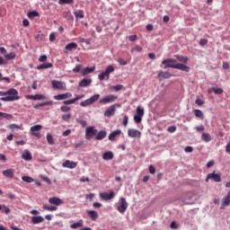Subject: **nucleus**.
I'll use <instances>...</instances> for the list:
<instances>
[{"label": "nucleus", "mask_w": 230, "mask_h": 230, "mask_svg": "<svg viewBox=\"0 0 230 230\" xmlns=\"http://www.w3.org/2000/svg\"><path fill=\"white\" fill-rule=\"evenodd\" d=\"M162 65L164 66V69H168V67H171L172 69H180V71H185V73H190V66L182 63H177V60L173 58L164 59L162 61Z\"/></svg>", "instance_id": "nucleus-1"}, {"label": "nucleus", "mask_w": 230, "mask_h": 230, "mask_svg": "<svg viewBox=\"0 0 230 230\" xmlns=\"http://www.w3.org/2000/svg\"><path fill=\"white\" fill-rule=\"evenodd\" d=\"M0 96H4L0 98L1 102H17V100H21L19 92L14 88H11L7 92H0Z\"/></svg>", "instance_id": "nucleus-2"}, {"label": "nucleus", "mask_w": 230, "mask_h": 230, "mask_svg": "<svg viewBox=\"0 0 230 230\" xmlns=\"http://www.w3.org/2000/svg\"><path fill=\"white\" fill-rule=\"evenodd\" d=\"M49 202L51 206L48 204L43 205L42 209H44V211H57V209H58L57 207L61 206L64 200L58 197H52L49 199Z\"/></svg>", "instance_id": "nucleus-3"}, {"label": "nucleus", "mask_w": 230, "mask_h": 230, "mask_svg": "<svg viewBox=\"0 0 230 230\" xmlns=\"http://www.w3.org/2000/svg\"><path fill=\"white\" fill-rule=\"evenodd\" d=\"M111 73H114V66L112 65L108 66L107 68L105 69V71L102 72L98 75L99 80L103 81V80H105V78H107V80H109V78L111 76Z\"/></svg>", "instance_id": "nucleus-4"}, {"label": "nucleus", "mask_w": 230, "mask_h": 230, "mask_svg": "<svg viewBox=\"0 0 230 230\" xmlns=\"http://www.w3.org/2000/svg\"><path fill=\"white\" fill-rule=\"evenodd\" d=\"M128 208V203L127 202V199L125 198H120L117 206V210L119 211V213H121L123 215V213L127 211Z\"/></svg>", "instance_id": "nucleus-5"}, {"label": "nucleus", "mask_w": 230, "mask_h": 230, "mask_svg": "<svg viewBox=\"0 0 230 230\" xmlns=\"http://www.w3.org/2000/svg\"><path fill=\"white\" fill-rule=\"evenodd\" d=\"M98 100H100V93H96L93 96H92L91 98L81 102L80 105H81V107H87L89 105H93V103L98 102Z\"/></svg>", "instance_id": "nucleus-6"}, {"label": "nucleus", "mask_w": 230, "mask_h": 230, "mask_svg": "<svg viewBox=\"0 0 230 230\" xmlns=\"http://www.w3.org/2000/svg\"><path fill=\"white\" fill-rule=\"evenodd\" d=\"M209 179L214 181V182H222V174L220 172H216L215 171L208 173L206 178V182H208Z\"/></svg>", "instance_id": "nucleus-7"}, {"label": "nucleus", "mask_w": 230, "mask_h": 230, "mask_svg": "<svg viewBox=\"0 0 230 230\" xmlns=\"http://www.w3.org/2000/svg\"><path fill=\"white\" fill-rule=\"evenodd\" d=\"M98 134V129L94 128V127H88L85 129V139H93V137H96Z\"/></svg>", "instance_id": "nucleus-8"}, {"label": "nucleus", "mask_w": 230, "mask_h": 230, "mask_svg": "<svg viewBox=\"0 0 230 230\" xmlns=\"http://www.w3.org/2000/svg\"><path fill=\"white\" fill-rule=\"evenodd\" d=\"M116 100H118V96L110 94L101 99L99 101V103H101L102 105H107V103H112V102H116Z\"/></svg>", "instance_id": "nucleus-9"}, {"label": "nucleus", "mask_w": 230, "mask_h": 230, "mask_svg": "<svg viewBox=\"0 0 230 230\" xmlns=\"http://www.w3.org/2000/svg\"><path fill=\"white\" fill-rule=\"evenodd\" d=\"M51 85H52V89H56L58 91H66V83H64V82L52 80Z\"/></svg>", "instance_id": "nucleus-10"}, {"label": "nucleus", "mask_w": 230, "mask_h": 230, "mask_svg": "<svg viewBox=\"0 0 230 230\" xmlns=\"http://www.w3.org/2000/svg\"><path fill=\"white\" fill-rule=\"evenodd\" d=\"M114 197H116V194L112 191L110 190L109 192H101L100 193V199L102 200H112V199H114Z\"/></svg>", "instance_id": "nucleus-11"}, {"label": "nucleus", "mask_w": 230, "mask_h": 230, "mask_svg": "<svg viewBox=\"0 0 230 230\" xmlns=\"http://www.w3.org/2000/svg\"><path fill=\"white\" fill-rule=\"evenodd\" d=\"M40 130H42V125H35L31 128V135L35 136V137H40Z\"/></svg>", "instance_id": "nucleus-12"}, {"label": "nucleus", "mask_w": 230, "mask_h": 230, "mask_svg": "<svg viewBox=\"0 0 230 230\" xmlns=\"http://www.w3.org/2000/svg\"><path fill=\"white\" fill-rule=\"evenodd\" d=\"M76 166H78V164L71 160H66L62 164L63 168H69L70 170L75 169Z\"/></svg>", "instance_id": "nucleus-13"}, {"label": "nucleus", "mask_w": 230, "mask_h": 230, "mask_svg": "<svg viewBox=\"0 0 230 230\" xmlns=\"http://www.w3.org/2000/svg\"><path fill=\"white\" fill-rule=\"evenodd\" d=\"M72 96H73V93H59L54 96V100H58V102H60L62 100H67V98H71Z\"/></svg>", "instance_id": "nucleus-14"}, {"label": "nucleus", "mask_w": 230, "mask_h": 230, "mask_svg": "<svg viewBox=\"0 0 230 230\" xmlns=\"http://www.w3.org/2000/svg\"><path fill=\"white\" fill-rule=\"evenodd\" d=\"M86 214L93 222H96V220H98L99 215L96 210H86Z\"/></svg>", "instance_id": "nucleus-15"}, {"label": "nucleus", "mask_w": 230, "mask_h": 230, "mask_svg": "<svg viewBox=\"0 0 230 230\" xmlns=\"http://www.w3.org/2000/svg\"><path fill=\"white\" fill-rule=\"evenodd\" d=\"M128 137H141V133L137 129L129 128L128 129Z\"/></svg>", "instance_id": "nucleus-16"}, {"label": "nucleus", "mask_w": 230, "mask_h": 230, "mask_svg": "<svg viewBox=\"0 0 230 230\" xmlns=\"http://www.w3.org/2000/svg\"><path fill=\"white\" fill-rule=\"evenodd\" d=\"M115 112L116 105H111L106 110V111L104 112V116H106V118H111V116H114Z\"/></svg>", "instance_id": "nucleus-17"}, {"label": "nucleus", "mask_w": 230, "mask_h": 230, "mask_svg": "<svg viewBox=\"0 0 230 230\" xmlns=\"http://www.w3.org/2000/svg\"><path fill=\"white\" fill-rule=\"evenodd\" d=\"M102 159L103 161H112L114 159V153L111 151L104 152L102 154Z\"/></svg>", "instance_id": "nucleus-18"}, {"label": "nucleus", "mask_w": 230, "mask_h": 230, "mask_svg": "<svg viewBox=\"0 0 230 230\" xmlns=\"http://www.w3.org/2000/svg\"><path fill=\"white\" fill-rule=\"evenodd\" d=\"M105 137H107V131H105V130H100L95 135V139L97 141H102V139H105Z\"/></svg>", "instance_id": "nucleus-19"}, {"label": "nucleus", "mask_w": 230, "mask_h": 230, "mask_svg": "<svg viewBox=\"0 0 230 230\" xmlns=\"http://www.w3.org/2000/svg\"><path fill=\"white\" fill-rule=\"evenodd\" d=\"M13 173H15V169H7L3 171V175L7 177V179H13Z\"/></svg>", "instance_id": "nucleus-20"}, {"label": "nucleus", "mask_w": 230, "mask_h": 230, "mask_svg": "<svg viewBox=\"0 0 230 230\" xmlns=\"http://www.w3.org/2000/svg\"><path fill=\"white\" fill-rule=\"evenodd\" d=\"M27 100H46L44 94L26 95Z\"/></svg>", "instance_id": "nucleus-21"}, {"label": "nucleus", "mask_w": 230, "mask_h": 230, "mask_svg": "<svg viewBox=\"0 0 230 230\" xmlns=\"http://www.w3.org/2000/svg\"><path fill=\"white\" fill-rule=\"evenodd\" d=\"M120 134H121L120 129L114 130L109 135L108 139L110 141H114L116 139L117 136H119Z\"/></svg>", "instance_id": "nucleus-22"}, {"label": "nucleus", "mask_w": 230, "mask_h": 230, "mask_svg": "<svg viewBox=\"0 0 230 230\" xmlns=\"http://www.w3.org/2000/svg\"><path fill=\"white\" fill-rule=\"evenodd\" d=\"M42 222H44V217H42V216H33L31 217V223L34 225L42 224Z\"/></svg>", "instance_id": "nucleus-23"}, {"label": "nucleus", "mask_w": 230, "mask_h": 230, "mask_svg": "<svg viewBox=\"0 0 230 230\" xmlns=\"http://www.w3.org/2000/svg\"><path fill=\"white\" fill-rule=\"evenodd\" d=\"M230 204V191L226 194V196L223 199V203L221 206V209H224V208L229 206Z\"/></svg>", "instance_id": "nucleus-24"}, {"label": "nucleus", "mask_w": 230, "mask_h": 230, "mask_svg": "<svg viewBox=\"0 0 230 230\" xmlns=\"http://www.w3.org/2000/svg\"><path fill=\"white\" fill-rule=\"evenodd\" d=\"M93 80L84 78L79 83V87H89L91 85Z\"/></svg>", "instance_id": "nucleus-25"}, {"label": "nucleus", "mask_w": 230, "mask_h": 230, "mask_svg": "<svg viewBox=\"0 0 230 230\" xmlns=\"http://www.w3.org/2000/svg\"><path fill=\"white\" fill-rule=\"evenodd\" d=\"M22 158H23L24 161H31V159H33V156L31 155L30 150H25V152L22 155Z\"/></svg>", "instance_id": "nucleus-26"}, {"label": "nucleus", "mask_w": 230, "mask_h": 230, "mask_svg": "<svg viewBox=\"0 0 230 230\" xmlns=\"http://www.w3.org/2000/svg\"><path fill=\"white\" fill-rule=\"evenodd\" d=\"M95 69H96V66L85 67L84 69H83L82 75L83 76H85L87 75H90V73H93Z\"/></svg>", "instance_id": "nucleus-27"}, {"label": "nucleus", "mask_w": 230, "mask_h": 230, "mask_svg": "<svg viewBox=\"0 0 230 230\" xmlns=\"http://www.w3.org/2000/svg\"><path fill=\"white\" fill-rule=\"evenodd\" d=\"M48 105H53V101H47L45 102L38 103L33 106L34 109H40V107H46Z\"/></svg>", "instance_id": "nucleus-28"}, {"label": "nucleus", "mask_w": 230, "mask_h": 230, "mask_svg": "<svg viewBox=\"0 0 230 230\" xmlns=\"http://www.w3.org/2000/svg\"><path fill=\"white\" fill-rule=\"evenodd\" d=\"M51 67H53V64H51V63H43V64L38 66L37 69L39 71H40V69H49Z\"/></svg>", "instance_id": "nucleus-29"}, {"label": "nucleus", "mask_w": 230, "mask_h": 230, "mask_svg": "<svg viewBox=\"0 0 230 230\" xmlns=\"http://www.w3.org/2000/svg\"><path fill=\"white\" fill-rule=\"evenodd\" d=\"M74 15H75L76 20L84 19V17H85V13L82 10H78V11L74 12Z\"/></svg>", "instance_id": "nucleus-30"}, {"label": "nucleus", "mask_w": 230, "mask_h": 230, "mask_svg": "<svg viewBox=\"0 0 230 230\" xmlns=\"http://www.w3.org/2000/svg\"><path fill=\"white\" fill-rule=\"evenodd\" d=\"M71 229H78V227H84V220L80 219L78 222L70 225Z\"/></svg>", "instance_id": "nucleus-31"}, {"label": "nucleus", "mask_w": 230, "mask_h": 230, "mask_svg": "<svg viewBox=\"0 0 230 230\" xmlns=\"http://www.w3.org/2000/svg\"><path fill=\"white\" fill-rule=\"evenodd\" d=\"M76 48H78V44L71 42L65 47V49H66V51H71L73 49H76Z\"/></svg>", "instance_id": "nucleus-32"}, {"label": "nucleus", "mask_w": 230, "mask_h": 230, "mask_svg": "<svg viewBox=\"0 0 230 230\" xmlns=\"http://www.w3.org/2000/svg\"><path fill=\"white\" fill-rule=\"evenodd\" d=\"M202 141H205V143H209L211 141V135L209 133H202L201 135Z\"/></svg>", "instance_id": "nucleus-33"}, {"label": "nucleus", "mask_w": 230, "mask_h": 230, "mask_svg": "<svg viewBox=\"0 0 230 230\" xmlns=\"http://www.w3.org/2000/svg\"><path fill=\"white\" fill-rule=\"evenodd\" d=\"M0 211L5 215H10V213H12V210L5 205H0Z\"/></svg>", "instance_id": "nucleus-34"}, {"label": "nucleus", "mask_w": 230, "mask_h": 230, "mask_svg": "<svg viewBox=\"0 0 230 230\" xmlns=\"http://www.w3.org/2000/svg\"><path fill=\"white\" fill-rule=\"evenodd\" d=\"M177 60H179V62H181L182 64H188V57L185 56H176Z\"/></svg>", "instance_id": "nucleus-35"}, {"label": "nucleus", "mask_w": 230, "mask_h": 230, "mask_svg": "<svg viewBox=\"0 0 230 230\" xmlns=\"http://www.w3.org/2000/svg\"><path fill=\"white\" fill-rule=\"evenodd\" d=\"M158 76H160L161 78H172V74L168 73V72H160L158 74Z\"/></svg>", "instance_id": "nucleus-36"}, {"label": "nucleus", "mask_w": 230, "mask_h": 230, "mask_svg": "<svg viewBox=\"0 0 230 230\" xmlns=\"http://www.w3.org/2000/svg\"><path fill=\"white\" fill-rule=\"evenodd\" d=\"M29 19H35V17H39V12L37 11H31L28 13Z\"/></svg>", "instance_id": "nucleus-37"}, {"label": "nucleus", "mask_w": 230, "mask_h": 230, "mask_svg": "<svg viewBox=\"0 0 230 230\" xmlns=\"http://www.w3.org/2000/svg\"><path fill=\"white\" fill-rule=\"evenodd\" d=\"M8 128H11V130H15V128H17L18 130H22V125H17V124H11L8 126Z\"/></svg>", "instance_id": "nucleus-38"}, {"label": "nucleus", "mask_w": 230, "mask_h": 230, "mask_svg": "<svg viewBox=\"0 0 230 230\" xmlns=\"http://www.w3.org/2000/svg\"><path fill=\"white\" fill-rule=\"evenodd\" d=\"M194 114L197 118H201V119H204V114L202 113V111L194 110Z\"/></svg>", "instance_id": "nucleus-39"}, {"label": "nucleus", "mask_w": 230, "mask_h": 230, "mask_svg": "<svg viewBox=\"0 0 230 230\" xmlns=\"http://www.w3.org/2000/svg\"><path fill=\"white\" fill-rule=\"evenodd\" d=\"M47 143L49 145H55V140L53 139V136H51V134H47Z\"/></svg>", "instance_id": "nucleus-40"}, {"label": "nucleus", "mask_w": 230, "mask_h": 230, "mask_svg": "<svg viewBox=\"0 0 230 230\" xmlns=\"http://www.w3.org/2000/svg\"><path fill=\"white\" fill-rule=\"evenodd\" d=\"M10 118H12V115L0 111V119H10Z\"/></svg>", "instance_id": "nucleus-41"}, {"label": "nucleus", "mask_w": 230, "mask_h": 230, "mask_svg": "<svg viewBox=\"0 0 230 230\" xmlns=\"http://www.w3.org/2000/svg\"><path fill=\"white\" fill-rule=\"evenodd\" d=\"M75 0H58V4H73Z\"/></svg>", "instance_id": "nucleus-42"}, {"label": "nucleus", "mask_w": 230, "mask_h": 230, "mask_svg": "<svg viewBox=\"0 0 230 230\" xmlns=\"http://www.w3.org/2000/svg\"><path fill=\"white\" fill-rule=\"evenodd\" d=\"M4 58H6V60H13V58H15V53L11 52L9 54H5Z\"/></svg>", "instance_id": "nucleus-43"}, {"label": "nucleus", "mask_w": 230, "mask_h": 230, "mask_svg": "<svg viewBox=\"0 0 230 230\" xmlns=\"http://www.w3.org/2000/svg\"><path fill=\"white\" fill-rule=\"evenodd\" d=\"M35 40L36 42H42V40H44V34L39 33L38 35H36Z\"/></svg>", "instance_id": "nucleus-44"}, {"label": "nucleus", "mask_w": 230, "mask_h": 230, "mask_svg": "<svg viewBox=\"0 0 230 230\" xmlns=\"http://www.w3.org/2000/svg\"><path fill=\"white\" fill-rule=\"evenodd\" d=\"M63 121L69 122V119H71V113H66L62 115Z\"/></svg>", "instance_id": "nucleus-45"}, {"label": "nucleus", "mask_w": 230, "mask_h": 230, "mask_svg": "<svg viewBox=\"0 0 230 230\" xmlns=\"http://www.w3.org/2000/svg\"><path fill=\"white\" fill-rule=\"evenodd\" d=\"M22 181H23V182H33V178L30 176H23L22 177Z\"/></svg>", "instance_id": "nucleus-46"}, {"label": "nucleus", "mask_w": 230, "mask_h": 230, "mask_svg": "<svg viewBox=\"0 0 230 230\" xmlns=\"http://www.w3.org/2000/svg\"><path fill=\"white\" fill-rule=\"evenodd\" d=\"M63 103L64 105H73V103H76V100L71 99V100L64 101Z\"/></svg>", "instance_id": "nucleus-47"}, {"label": "nucleus", "mask_w": 230, "mask_h": 230, "mask_svg": "<svg viewBox=\"0 0 230 230\" xmlns=\"http://www.w3.org/2000/svg\"><path fill=\"white\" fill-rule=\"evenodd\" d=\"M60 111L61 112H69V111H71V108L69 106L64 105V106H61Z\"/></svg>", "instance_id": "nucleus-48"}, {"label": "nucleus", "mask_w": 230, "mask_h": 230, "mask_svg": "<svg viewBox=\"0 0 230 230\" xmlns=\"http://www.w3.org/2000/svg\"><path fill=\"white\" fill-rule=\"evenodd\" d=\"M82 67H84L83 65H77L75 68H73V73H80Z\"/></svg>", "instance_id": "nucleus-49"}, {"label": "nucleus", "mask_w": 230, "mask_h": 230, "mask_svg": "<svg viewBox=\"0 0 230 230\" xmlns=\"http://www.w3.org/2000/svg\"><path fill=\"white\" fill-rule=\"evenodd\" d=\"M145 113V111L141 108H137V116L143 117V114Z\"/></svg>", "instance_id": "nucleus-50"}, {"label": "nucleus", "mask_w": 230, "mask_h": 230, "mask_svg": "<svg viewBox=\"0 0 230 230\" xmlns=\"http://www.w3.org/2000/svg\"><path fill=\"white\" fill-rule=\"evenodd\" d=\"M112 89H114V91H116V93H118L119 91H121V89H123V84H118L112 87Z\"/></svg>", "instance_id": "nucleus-51"}, {"label": "nucleus", "mask_w": 230, "mask_h": 230, "mask_svg": "<svg viewBox=\"0 0 230 230\" xmlns=\"http://www.w3.org/2000/svg\"><path fill=\"white\" fill-rule=\"evenodd\" d=\"M213 91L215 93V94H222V93H224V89L222 88H213Z\"/></svg>", "instance_id": "nucleus-52"}, {"label": "nucleus", "mask_w": 230, "mask_h": 230, "mask_svg": "<svg viewBox=\"0 0 230 230\" xmlns=\"http://www.w3.org/2000/svg\"><path fill=\"white\" fill-rule=\"evenodd\" d=\"M77 123H79V125L82 126L83 128L87 127V121L85 120L77 119Z\"/></svg>", "instance_id": "nucleus-53"}, {"label": "nucleus", "mask_w": 230, "mask_h": 230, "mask_svg": "<svg viewBox=\"0 0 230 230\" xmlns=\"http://www.w3.org/2000/svg\"><path fill=\"white\" fill-rule=\"evenodd\" d=\"M167 130H168V132H170L171 134H173V132H175V131L177 130V127H175V126H170Z\"/></svg>", "instance_id": "nucleus-54"}, {"label": "nucleus", "mask_w": 230, "mask_h": 230, "mask_svg": "<svg viewBox=\"0 0 230 230\" xmlns=\"http://www.w3.org/2000/svg\"><path fill=\"white\" fill-rule=\"evenodd\" d=\"M141 118H143V117H141V116H139V115H135V116H134V121H135V123H141Z\"/></svg>", "instance_id": "nucleus-55"}, {"label": "nucleus", "mask_w": 230, "mask_h": 230, "mask_svg": "<svg viewBox=\"0 0 230 230\" xmlns=\"http://www.w3.org/2000/svg\"><path fill=\"white\" fill-rule=\"evenodd\" d=\"M196 129L198 132H204V130H206V128L204 127V125H200V126H197Z\"/></svg>", "instance_id": "nucleus-56"}, {"label": "nucleus", "mask_w": 230, "mask_h": 230, "mask_svg": "<svg viewBox=\"0 0 230 230\" xmlns=\"http://www.w3.org/2000/svg\"><path fill=\"white\" fill-rule=\"evenodd\" d=\"M143 49H141L139 46H137L135 48L132 49V53L136 52V53H139V51H142Z\"/></svg>", "instance_id": "nucleus-57"}, {"label": "nucleus", "mask_w": 230, "mask_h": 230, "mask_svg": "<svg viewBox=\"0 0 230 230\" xmlns=\"http://www.w3.org/2000/svg\"><path fill=\"white\" fill-rule=\"evenodd\" d=\"M48 60V56L42 55L39 58V62H46Z\"/></svg>", "instance_id": "nucleus-58"}, {"label": "nucleus", "mask_w": 230, "mask_h": 230, "mask_svg": "<svg viewBox=\"0 0 230 230\" xmlns=\"http://www.w3.org/2000/svg\"><path fill=\"white\" fill-rule=\"evenodd\" d=\"M128 40H130V42H135V40H137V35L129 36Z\"/></svg>", "instance_id": "nucleus-59"}, {"label": "nucleus", "mask_w": 230, "mask_h": 230, "mask_svg": "<svg viewBox=\"0 0 230 230\" xmlns=\"http://www.w3.org/2000/svg\"><path fill=\"white\" fill-rule=\"evenodd\" d=\"M118 62L120 64V66H127V61L123 58H119Z\"/></svg>", "instance_id": "nucleus-60"}, {"label": "nucleus", "mask_w": 230, "mask_h": 230, "mask_svg": "<svg viewBox=\"0 0 230 230\" xmlns=\"http://www.w3.org/2000/svg\"><path fill=\"white\" fill-rule=\"evenodd\" d=\"M185 152L188 154H191V152H193V148L190 146L185 147Z\"/></svg>", "instance_id": "nucleus-61"}, {"label": "nucleus", "mask_w": 230, "mask_h": 230, "mask_svg": "<svg viewBox=\"0 0 230 230\" xmlns=\"http://www.w3.org/2000/svg\"><path fill=\"white\" fill-rule=\"evenodd\" d=\"M55 39H56L55 32L50 33L49 34L50 42H54Z\"/></svg>", "instance_id": "nucleus-62"}, {"label": "nucleus", "mask_w": 230, "mask_h": 230, "mask_svg": "<svg viewBox=\"0 0 230 230\" xmlns=\"http://www.w3.org/2000/svg\"><path fill=\"white\" fill-rule=\"evenodd\" d=\"M200 46H206L208 44V40L206 39H201L199 41Z\"/></svg>", "instance_id": "nucleus-63"}, {"label": "nucleus", "mask_w": 230, "mask_h": 230, "mask_svg": "<svg viewBox=\"0 0 230 230\" xmlns=\"http://www.w3.org/2000/svg\"><path fill=\"white\" fill-rule=\"evenodd\" d=\"M149 173H155V167H154V165L149 166Z\"/></svg>", "instance_id": "nucleus-64"}]
</instances>
